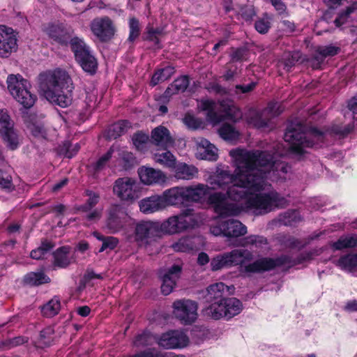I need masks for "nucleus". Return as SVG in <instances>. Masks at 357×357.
Returning <instances> with one entry per match:
<instances>
[{"mask_svg":"<svg viewBox=\"0 0 357 357\" xmlns=\"http://www.w3.org/2000/svg\"><path fill=\"white\" fill-rule=\"evenodd\" d=\"M129 29L130 33L128 40L132 43L136 38H137L140 33L139 23L138 20L135 17H132L129 20Z\"/></svg>","mask_w":357,"mask_h":357,"instance_id":"nucleus-53","label":"nucleus"},{"mask_svg":"<svg viewBox=\"0 0 357 357\" xmlns=\"http://www.w3.org/2000/svg\"><path fill=\"white\" fill-rule=\"evenodd\" d=\"M210 202L213 204L215 211L220 216L235 215L239 212L236 204L228 203L226 195L215 192L209 196Z\"/></svg>","mask_w":357,"mask_h":357,"instance_id":"nucleus-20","label":"nucleus"},{"mask_svg":"<svg viewBox=\"0 0 357 357\" xmlns=\"http://www.w3.org/2000/svg\"><path fill=\"white\" fill-rule=\"evenodd\" d=\"M340 51V47L332 45L318 47L313 57V59L317 62V63L313 64V66L314 68H318L324 61L325 58L328 56H333L337 54Z\"/></svg>","mask_w":357,"mask_h":357,"instance_id":"nucleus-30","label":"nucleus"},{"mask_svg":"<svg viewBox=\"0 0 357 357\" xmlns=\"http://www.w3.org/2000/svg\"><path fill=\"white\" fill-rule=\"evenodd\" d=\"M211 270L218 271L225 268H229V261L226 253L218 254L213 257L210 261Z\"/></svg>","mask_w":357,"mask_h":357,"instance_id":"nucleus-48","label":"nucleus"},{"mask_svg":"<svg viewBox=\"0 0 357 357\" xmlns=\"http://www.w3.org/2000/svg\"><path fill=\"white\" fill-rule=\"evenodd\" d=\"M3 143L10 150L17 149L20 144L19 135L14 126L0 132Z\"/></svg>","mask_w":357,"mask_h":357,"instance_id":"nucleus-31","label":"nucleus"},{"mask_svg":"<svg viewBox=\"0 0 357 357\" xmlns=\"http://www.w3.org/2000/svg\"><path fill=\"white\" fill-rule=\"evenodd\" d=\"M132 140L135 147L138 151H143L146 149L149 136L142 132H137L133 135Z\"/></svg>","mask_w":357,"mask_h":357,"instance_id":"nucleus-50","label":"nucleus"},{"mask_svg":"<svg viewBox=\"0 0 357 357\" xmlns=\"http://www.w3.org/2000/svg\"><path fill=\"white\" fill-rule=\"evenodd\" d=\"M140 181L145 185L160 184L166 180V176L160 169L142 166L138 169Z\"/></svg>","mask_w":357,"mask_h":357,"instance_id":"nucleus-24","label":"nucleus"},{"mask_svg":"<svg viewBox=\"0 0 357 357\" xmlns=\"http://www.w3.org/2000/svg\"><path fill=\"white\" fill-rule=\"evenodd\" d=\"M90 28L93 35L101 42L109 40L115 33V27L108 17L93 19L91 22Z\"/></svg>","mask_w":357,"mask_h":357,"instance_id":"nucleus-16","label":"nucleus"},{"mask_svg":"<svg viewBox=\"0 0 357 357\" xmlns=\"http://www.w3.org/2000/svg\"><path fill=\"white\" fill-rule=\"evenodd\" d=\"M162 153L157 152L154 153V160L163 165L169 167H174L176 165V158L167 149H162Z\"/></svg>","mask_w":357,"mask_h":357,"instance_id":"nucleus-43","label":"nucleus"},{"mask_svg":"<svg viewBox=\"0 0 357 357\" xmlns=\"http://www.w3.org/2000/svg\"><path fill=\"white\" fill-rule=\"evenodd\" d=\"M324 138L323 132L314 128L304 130V127L301 124L291 126L284 135L285 142L290 144L291 151L299 158L307 153L306 148L319 146Z\"/></svg>","mask_w":357,"mask_h":357,"instance_id":"nucleus-3","label":"nucleus"},{"mask_svg":"<svg viewBox=\"0 0 357 357\" xmlns=\"http://www.w3.org/2000/svg\"><path fill=\"white\" fill-rule=\"evenodd\" d=\"M336 265L343 270L351 271L357 266V254H349L342 256Z\"/></svg>","mask_w":357,"mask_h":357,"instance_id":"nucleus-42","label":"nucleus"},{"mask_svg":"<svg viewBox=\"0 0 357 357\" xmlns=\"http://www.w3.org/2000/svg\"><path fill=\"white\" fill-rule=\"evenodd\" d=\"M159 222L152 221H140L136 224L133 241L139 244H146L149 241L160 236Z\"/></svg>","mask_w":357,"mask_h":357,"instance_id":"nucleus-15","label":"nucleus"},{"mask_svg":"<svg viewBox=\"0 0 357 357\" xmlns=\"http://www.w3.org/2000/svg\"><path fill=\"white\" fill-rule=\"evenodd\" d=\"M220 136L228 141H233L238 139L239 133L231 126L229 124L222 125L218 130Z\"/></svg>","mask_w":357,"mask_h":357,"instance_id":"nucleus-49","label":"nucleus"},{"mask_svg":"<svg viewBox=\"0 0 357 357\" xmlns=\"http://www.w3.org/2000/svg\"><path fill=\"white\" fill-rule=\"evenodd\" d=\"M89 212V213L86 215V219L91 222H96L102 217V208H95Z\"/></svg>","mask_w":357,"mask_h":357,"instance_id":"nucleus-60","label":"nucleus"},{"mask_svg":"<svg viewBox=\"0 0 357 357\" xmlns=\"http://www.w3.org/2000/svg\"><path fill=\"white\" fill-rule=\"evenodd\" d=\"M174 73V68L172 66H166L157 70L153 75L150 84L155 86L157 84L169 79Z\"/></svg>","mask_w":357,"mask_h":357,"instance_id":"nucleus-37","label":"nucleus"},{"mask_svg":"<svg viewBox=\"0 0 357 357\" xmlns=\"http://www.w3.org/2000/svg\"><path fill=\"white\" fill-rule=\"evenodd\" d=\"M24 282L31 286H39L50 282V278L43 272H30L25 275Z\"/></svg>","mask_w":357,"mask_h":357,"instance_id":"nucleus-35","label":"nucleus"},{"mask_svg":"<svg viewBox=\"0 0 357 357\" xmlns=\"http://www.w3.org/2000/svg\"><path fill=\"white\" fill-rule=\"evenodd\" d=\"M226 284L223 282H218L209 285L203 292V298L209 305L204 309H209L220 304L226 299Z\"/></svg>","mask_w":357,"mask_h":357,"instance_id":"nucleus-21","label":"nucleus"},{"mask_svg":"<svg viewBox=\"0 0 357 357\" xmlns=\"http://www.w3.org/2000/svg\"><path fill=\"white\" fill-rule=\"evenodd\" d=\"M8 89L11 96L25 108L31 107L36 96L29 90V82L20 75H10L6 79Z\"/></svg>","mask_w":357,"mask_h":357,"instance_id":"nucleus-7","label":"nucleus"},{"mask_svg":"<svg viewBox=\"0 0 357 357\" xmlns=\"http://www.w3.org/2000/svg\"><path fill=\"white\" fill-rule=\"evenodd\" d=\"M132 222L127 210L119 204H112L107 210L105 228L110 234H116L126 228Z\"/></svg>","mask_w":357,"mask_h":357,"instance_id":"nucleus-8","label":"nucleus"},{"mask_svg":"<svg viewBox=\"0 0 357 357\" xmlns=\"http://www.w3.org/2000/svg\"><path fill=\"white\" fill-rule=\"evenodd\" d=\"M45 32L50 38L60 45H66L73 38V31L60 23L49 24Z\"/></svg>","mask_w":357,"mask_h":357,"instance_id":"nucleus-22","label":"nucleus"},{"mask_svg":"<svg viewBox=\"0 0 357 357\" xmlns=\"http://www.w3.org/2000/svg\"><path fill=\"white\" fill-rule=\"evenodd\" d=\"M130 127V123L128 121H118L109 127L107 130L106 137L109 139H115L127 132Z\"/></svg>","mask_w":357,"mask_h":357,"instance_id":"nucleus-33","label":"nucleus"},{"mask_svg":"<svg viewBox=\"0 0 357 357\" xmlns=\"http://www.w3.org/2000/svg\"><path fill=\"white\" fill-rule=\"evenodd\" d=\"M199 107L201 110L207 112L206 118L213 125H217L227 119L236 121L242 116L238 108L229 100H222L217 104L211 100H202Z\"/></svg>","mask_w":357,"mask_h":357,"instance_id":"nucleus-6","label":"nucleus"},{"mask_svg":"<svg viewBox=\"0 0 357 357\" xmlns=\"http://www.w3.org/2000/svg\"><path fill=\"white\" fill-rule=\"evenodd\" d=\"M173 314L181 323L189 325L197 319L198 304L190 299L176 300L173 304Z\"/></svg>","mask_w":357,"mask_h":357,"instance_id":"nucleus-12","label":"nucleus"},{"mask_svg":"<svg viewBox=\"0 0 357 357\" xmlns=\"http://www.w3.org/2000/svg\"><path fill=\"white\" fill-rule=\"evenodd\" d=\"M348 107L352 112L354 123L357 125V96L353 97L348 103Z\"/></svg>","mask_w":357,"mask_h":357,"instance_id":"nucleus-62","label":"nucleus"},{"mask_svg":"<svg viewBox=\"0 0 357 357\" xmlns=\"http://www.w3.org/2000/svg\"><path fill=\"white\" fill-rule=\"evenodd\" d=\"M70 248L68 247H61L54 252V265L59 268H66L70 264V259L68 257Z\"/></svg>","mask_w":357,"mask_h":357,"instance_id":"nucleus-38","label":"nucleus"},{"mask_svg":"<svg viewBox=\"0 0 357 357\" xmlns=\"http://www.w3.org/2000/svg\"><path fill=\"white\" fill-rule=\"evenodd\" d=\"M47 332L43 331L40 332L39 338L38 340V347H49L51 344L52 338L50 337H46Z\"/></svg>","mask_w":357,"mask_h":357,"instance_id":"nucleus-61","label":"nucleus"},{"mask_svg":"<svg viewBox=\"0 0 357 357\" xmlns=\"http://www.w3.org/2000/svg\"><path fill=\"white\" fill-rule=\"evenodd\" d=\"M33 136L38 139H47L48 134L47 129L41 123H33L29 127Z\"/></svg>","mask_w":357,"mask_h":357,"instance_id":"nucleus-54","label":"nucleus"},{"mask_svg":"<svg viewBox=\"0 0 357 357\" xmlns=\"http://www.w3.org/2000/svg\"><path fill=\"white\" fill-rule=\"evenodd\" d=\"M0 186L8 191L14 189L12 177L0 169Z\"/></svg>","mask_w":357,"mask_h":357,"instance_id":"nucleus-57","label":"nucleus"},{"mask_svg":"<svg viewBox=\"0 0 357 357\" xmlns=\"http://www.w3.org/2000/svg\"><path fill=\"white\" fill-rule=\"evenodd\" d=\"M241 307V302L236 298H226L220 305H215L209 309H204L202 312L204 316L218 320L223 317L231 318L238 314Z\"/></svg>","mask_w":357,"mask_h":357,"instance_id":"nucleus-13","label":"nucleus"},{"mask_svg":"<svg viewBox=\"0 0 357 357\" xmlns=\"http://www.w3.org/2000/svg\"><path fill=\"white\" fill-rule=\"evenodd\" d=\"M210 192V188L199 183L189 187H174L162 193L165 207L168 206H182L190 202H199Z\"/></svg>","mask_w":357,"mask_h":357,"instance_id":"nucleus-5","label":"nucleus"},{"mask_svg":"<svg viewBox=\"0 0 357 357\" xmlns=\"http://www.w3.org/2000/svg\"><path fill=\"white\" fill-rule=\"evenodd\" d=\"M281 28L287 33H293L296 29V26L294 22L285 20L281 22Z\"/></svg>","mask_w":357,"mask_h":357,"instance_id":"nucleus-64","label":"nucleus"},{"mask_svg":"<svg viewBox=\"0 0 357 357\" xmlns=\"http://www.w3.org/2000/svg\"><path fill=\"white\" fill-rule=\"evenodd\" d=\"M14 126L6 111L0 109V132Z\"/></svg>","mask_w":357,"mask_h":357,"instance_id":"nucleus-56","label":"nucleus"},{"mask_svg":"<svg viewBox=\"0 0 357 357\" xmlns=\"http://www.w3.org/2000/svg\"><path fill=\"white\" fill-rule=\"evenodd\" d=\"M151 140L154 145L161 149H168L173 146L174 142L169 130L162 126H158L152 130Z\"/></svg>","mask_w":357,"mask_h":357,"instance_id":"nucleus-25","label":"nucleus"},{"mask_svg":"<svg viewBox=\"0 0 357 357\" xmlns=\"http://www.w3.org/2000/svg\"><path fill=\"white\" fill-rule=\"evenodd\" d=\"M183 123L191 130H197L204 127V122L201 119L195 117L191 114H186L183 119Z\"/></svg>","mask_w":357,"mask_h":357,"instance_id":"nucleus-52","label":"nucleus"},{"mask_svg":"<svg viewBox=\"0 0 357 357\" xmlns=\"http://www.w3.org/2000/svg\"><path fill=\"white\" fill-rule=\"evenodd\" d=\"M73 82L65 71L56 69L40 75V89L45 98L61 107L71 104Z\"/></svg>","mask_w":357,"mask_h":357,"instance_id":"nucleus-2","label":"nucleus"},{"mask_svg":"<svg viewBox=\"0 0 357 357\" xmlns=\"http://www.w3.org/2000/svg\"><path fill=\"white\" fill-rule=\"evenodd\" d=\"M195 240L193 237L183 238L173 245V248L177 252H183L195 250L197 249Z\"/></svg>","mask_w":357,"mask_h":357,"instance_id":"nucleus-44","label":"nucleus"},{"mask_svg":"<svg viewBox=\"0 0 357 357\" xmlns=\"http://www.w3.org/2000/svg\"><path fill=\"white\" fill-rule=\"evenodd\" d=\"M181 273V266L175 264L164 273H160L162 281L161 291L164 295H169L176 285V280L179 278Z\"/></svg>","mask_w":357,"mask_h":357,"instance_id":"nucleus-23","label":"nucleus"},{"mask_svg":"<svg viewBox=\"0 0 357 357\" xmlns=\"http://www.w3.org/2000/svg\"><path fill=\"white\" fill-rule=\"evenodd\" d=\"M93 236L98 241H102V246L99 250V252H102L106 250H114L119 244V239L114 236H105L98 231H94Z\"/></svg>","mask_w":357,"mask_h":357,"instance_id":"nucleus-40","label":"nucleus"},{"mask_svg":"<svg viewBox=\"0 0 357 357\" xmlns=\"http://www.w3.org/2000/svg\"><path fill=\"white\" fill-rule=\"evenodd\" d=\"M244 229L243 225L234 219L219 221L217 225L211 227L213 235H223L227 237H238L244 234Z\"/></svg>","mask_w":357,"mask_h":357,"instance_id":"nucleus-18","label":"nucleus"},{"mask_svg":"<svg viewBox=\"0 0 357 357\" xmlns=\"http://www.w3.org/2000/svg\"><path fill=\"white\" fill-rule=\"evenodd\" d=\"M63 146L66 149L65 155L68 158H73L77 153L80 148L78 144L71 145L68 142L65 143Z\"/></svg>","mask_w":357,"mask_h":357,"instance_id":"nucleus-59","label":"nucleus"},{"mask_svg":"<svg viewBox=\"0 0 357 357\" xmlns=\"http://www.w3.org/2000/svg\"><path fill=\"white\" fill-rule=\"evenodd\" d=\"M228 197L235 202H239L245 198V172L242 173L237 180L232 183L227 192Z\"/></svg>","mask_w":357,"mask_h":357,"instance_id":"nucleus-29","label":"nucleus"},{"mask_svg":"<svg viewBox=\"0 0 357 357\" xmlns=\"http://www.w3.org/2000/svg\"><path fill=\"white\" fill-rule=\"evenodd\" d=\"M84 194L86 196L89 197V199L85 204L79 206L77 209L82 212H88L91 211V209H93L94 206L99 202L100 195L99 194L89 190H86L84 192Z\"/></svg>","mask_w":357,"mask_h":357,"instance_id":"nucleus-45","label":"nucleus"},{"mask_svg":"<svg viewBox=\"0 0 357 357\" xmlns=\"http://www.w3.org/2000/svg\"><path fill=\"white\" fill-rule=\"evenodd\" d=\"M60 309V301L54 297L42 306L41 312L46 317H52L59 313Z\"/></svg>","mask_w":357,"mask_h":357,"instance_id":"nucleus-41","label":"nucleus"},{"mask_svg":"<svg viewBox=\"0 0 357 357\" xmlns=\"http://www.w3.org/2000/svg\"><path fill=\"white\" fill-rule=\"evenodd\" d=\"M197 156L202 160L215 161L218 159V149L204 138L197 139Z\"/></svg>","mask_w":357,"mask_h":357,"instance_id":"nucleus-27","label":"nucleus"},{"mask_svg":"<svg viewBox=\"0 0 357 357\" xmlns=\"http://www.w3.org/2000/svg\"><path fill=\"white\" fill-rule=\"evenodd\" d=\"M357 10V2L352 3L351 6H348L346 10L339 15V16L335 20V24L337 27H340L342 25L344 24L350 15L354 13Z\"/></svg>","mask_w":357,"mask_h":357,"instance_id":"nucleus-51","label":"nucleus"},{"mask_svg":"<svg viewBox=\"0 0 357 357\" xmlns=\"http://www.w3.org/2000/svg\"><path fill=\"white\" fill-rule=\"evenodd\" d=\"M291 167L266 151H247V209L266 213L287 205V200L276 191L268 190L266 178L284 180Z\"/></svg>","mask_w":357,"mask_h":357,"instance_id":"nucleus-1","label":"nucleus"},{"mask_svg":"<svg viewBox=\"0 0 357 357\" xmlns=\"http://www.w3.org/2000/svg\"><path fill=\"white\" fill-rule=\"evenodd\" d=\"M70 47L76 61L82 69L91 74L94 73L97 68V61L84 41L78 37H74L70 40Z\"/></svg>","mask_w":357,"mask_h":357,"instance_id":"nucleus-9","label":"nucleus"},{"mask_svg":"<svg viewBox=\"0 0 357 357\" xmlns=\"http://www.w3.org/2000/svg\"><path fill=\"white\" fill-rule=\"evenodd\" d=\"M28 338L22 336L15 337L8 340V345L10 347H15L27 342Z\"/></svg>","mask_w":357,"mask_h":357,"instance_id":"nucleus-63","label":"nucleus"},{"mask_svg":"<svg viewBox=\"0 0 357 357\" xmlns=\"http://www.w3.org/2000/svg\"><path fill=\"white\" fill-rule=\"evenodd\" d=\"M231 158V165L234 168V174L230 171L217 167L215 172L208 178V183L212 185L213 189L224 188L229 183L235 182L242 173L245 172V150L243 149H235L229 151Z\"/></svg>","mask_w":357,"mask_h":357,"instance_id":"nucleus-4","label":"nucleus"},{"mask_svg":"<svg viewBox=\"0 0 357 357\" xmlns=\"http://www.w3.org/2000/svg\"><path fill=\"white\" fill-rule=\"evenodd\" d=\"M255 29L260 33H266L271 27V22L268 18H263L257 21L255 24Z\"/></svg>","mask_w":357,"mask_h":357,"instance_id":"nucleus-58","label":"nucleus"},{"mask_svg":"<svg viewBox=\"0 0 357 357\" xmlns=\"http://www.w3.org/2000/svg\"><path fill=\"white\" fill-rule=\"evenodd\" d=\"M287 258L286 257H280L277 259L270 258H262L255 261L250 265H247L248 272H262L267 271L274 268L276 266L284 264Z\"/></svg>","mask_w":357,"mask_h":357,"instance_id":"nucleus-26","label":"nucleus"},{"mask_svg":"<svg viewBox=\"0 0 357 357\" xmlns=\"http://www.w3.org/2000/svg\"><path fill=\"white\" fill-rule=\"evenodd\" d=\"M175 167V177L177 179L191 180L198 173V169L193 165L184 162L178 163Z\"/></svg>","mask_w":357,"mask_h":357,"instance_id":"nucleus-32","label":"nucleus"},{"mask_svg":"<svg viewBox=\"0 0 357 357\" xmlns=\"http://www.w3.org/2000/svg\"><path fill=\"white\" fill-rule=\"evenodd\" d=\"M114 194L124 202H133L139 197L137 183L134 178L122 177L116 179L113 186Z\"/></svg>","mask_w":357,"mask_h":357,"instance_id":"nucleus-14","label":"nucleus"},{"mask_svg":"<svg viewBox=\"0 0 357 357\" xmlns=\"http://www.w3.org/2000/svg\"><path fill=\"white\" fill-rule=\"evenodd\" d=\"M113 153L114 149L113 147H111L105 154H104L98 159V160L93 165V168L96 172L101 171L106 167V165L111 159Z\"/></svg>","mask_w":357,"mask_h":357,"instance_id":"nucleus-55","label":"nucleus"},{"mask_svg":"<svg viewBox=\"0 0 357 357\" xmlns=\"http://www.w3.org/2000/svg\"><path fill=\"white\" fill-rule=\"evenodd\" d=\"M139 206L140 211L146 214L152 213L166 208L162 194L161 195H152L142 199L139 203Z\"/></svg>","mask_w":357,"mask_h":357,"instance_id":"nucleus-28","label":"nucleus"},{"mask_svg":"<svg viewBox=\"0 0 357 357\" xmlns=\"http://www.w3.org/2000/svg\"><path fill=\"white\" fill-rule=\"evenodd\" d=\"M194 224L193 210L188 208L178 215L169 217L162 223H159L160 232L174 234L181 232Z\"/></svg>","mask_w":357,"mask_h":357,"instance_id":"nucleus-10","label":"nucleus"},{"mask_svg":"<svg viewBox=\"0 0 357 357\" xmlns=\"http://www.w3.org/2000/svg\"><path fill=\"white\" fill-rule=\"evenodd\" d=\"M189 83L188 76H181L167 87L165 93L167 96H170L176 93L184 92L189 86Z\"/></svg>","mask_w":357,"mask_h":357,"instance_id":"nucleus-34","label":"nucleus"},{"mask_svg":"<svg viewBox=\"0 0 357 357\" xmlns=\"http://www.w3.org/2000/svg\"><path fill=\"white\" fill-rule=\"evenodd\" d=\"M283 109L279 102H271L262 112H259L254 109L247 112V124H251L254 127L261 128L268 126L271 119L278 116Z\"/></svg>","mask_w":357,"mask_h":357,"instance_id":"nucleus-11","label":"nucleus"},{"mask_svg":"<svg viewBox=\"0 0 357 357\" xmlns=\"http://www.w3.org/2000/svg\"><path fill=\"white\" fill-rule=\"evenodd\" d=\"M17 35L12 28L0 26V57L8 58L17 50Z\"/></svg>","mask_w":357,"mask_h":357,"instance_id":"nucleus-17","label":"nucleus"},{"mask_svg":"<svg viewBox=\"0 0 357 357\" xmlns=\"http://www.w3.org/2000/svg\"><path fill=\"white\" fill-rule=\"evenodd\" d=\"M225 253L230 267L241 264L245 261V250L244 249H235Z\"/></svg>","mask_w":357,"mask_h":357,"instance_id":"nucleus-47","label":"nucleus"},{"mask_svg":"<svg viewBox=\"0 0 357 357\" xmlns=\"http://www.w3.org/2000/svg\"><path fill=\"white\" fill-rule=\"evenodd\" d=\"M118 162L125 170L131 169L137 163L133 153L125 149L118 151Z\"/></svg>","mask_w":357,"mask_h":357,"instance_id":"nucleus-39","label":"nucleus"},{"mask_svg":"<svg viewBox=\"0 0 357 357\" xmlns=\"http://www.w3.org/2000/svg\"><path fill=\"white\" fill-rule=\"evenodd\" d=\"M188 342V337L180 331H171L163 333L158 340V344L167 349L183 348Z\"/></svg>","mask_w":357,"mask_h":357,"instance_id":"nucleus-19","label":"nucleus"},{"mask_svg":"<svg viewBox=\"0 0 357 357\" xmlns=\"http://www.w3.org/2000/svg\"><path fill=\"white\" fill-rule=\"evenodd\" d=\"M357 246V235L347 234L342 236L339 239L334 242L332 247L335 250L353 248Z\"/></svg>","mask_w":357,"mask_h":357,"instance_id":"nucleus-36","label":"nucleus"},{"mask_svg":"<svg viewBox=\"0 0 357 357\" xmlns=\"http://www.w3.org/2000/svg\"><path fill=\"white\" fill-rule=\"evenodd\" d=\"M54 247V245L51 241L45 240L42 241L41 245L38 248L31 252L30 256L34 259H43Z\"/></svg>","mask_w":357,"mask_h":357,"instance_id":"nucleus-46","label":"nucleus"}]
</instances>
